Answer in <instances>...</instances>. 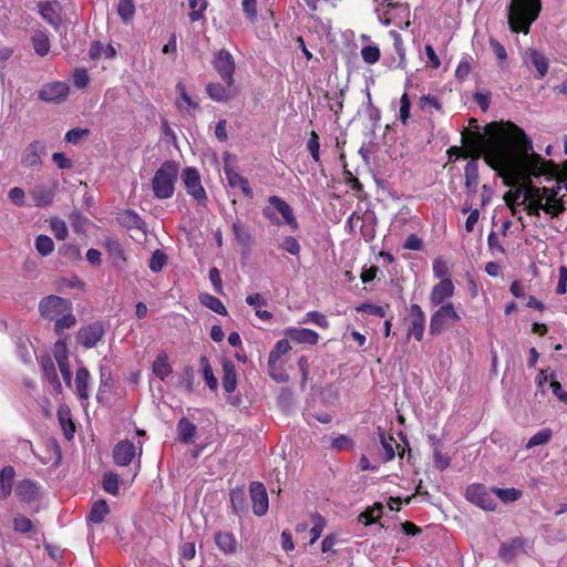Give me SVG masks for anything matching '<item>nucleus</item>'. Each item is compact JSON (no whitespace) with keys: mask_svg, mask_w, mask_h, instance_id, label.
<instances>
[{"mask_svg":"<svg viewBox=\"0 0 567 567\" xmlns=\"http://www.w3.org/2000/svg\"><path fill=\"white\" fill-rule=\"evenodd\" d=\"M485 133L487 137L475 133L465 143L466 156L473 157L464 169L467 192L474 194L477 189L481 156L504 179L519 178L524 174L553 175V163L533 151L532 140L515 123L493 122L486 125Z\"/></svg>","mask_w":567,"mask_h":567,"instance_id":"1","label":"nucleus"},{"mask_svg":"<svg viewBox=\"0 0 567 567\" xmlns=\"http://www.w3.org/2000/svg\"><path fill=\"white\" fill-rule=\"evenodd\" d=\"M540 0H512L508 7V27L514 33L527 34L532 23L538 18Z\"/></svg>","mask_w":567,"mask_h":567,"instance_id":"2","label":"nucleus"},{"mask_svg":"<svg viewBox=\"0 0 567 567\" xmlns=\"http://www.w3.org/2000/svg\"><path fill=\"white\" fill-rule=\"evenodd\" d=\"M179 166L174 161L164 162L154 174L152 189L157 199H167L174 195Z\"/></svg>","mask_w":567,"mask_h":567,"instance_id":"3","label":"nucleus"},{"mask_svg":"<svg viewBox=\"0 0 567 567\" xmlns=\"http://www.w3.org/2000/svg\"><path fill=\"white\" fill-rule=\"evenodd\" d=\"M269 206L262 208V215L272 225L280 226L286 224L291 230L299 229V223L293 214L291 206L279 196H270L268 198Z\"/></svg>","mask_w":567,"mask_h":567,"instance_id":"4","label":"nucleus"},{"mask_svg":"<svg viewBox=\"0 0 567 567\" xmlns=\"http://www.w3.org/2000/svg\"><path fill=\"white\" fill-rule=\"evenodd\" d=\"M460 315L456 312L454 305L447 301L435 310L430 319V333L432 336L441 334L449 324L458 322Z\"/></svg>","mask_w":567,"mask_h":567,"instance_id":"5","label":"nucleus"},{"mask_svg":"<svg viewBox=\"0 0 567 567\" xmlns=\"http://www.w3.org/2000/svg\"><path fill=\"white\" fill-rule=\"evenodd\" d=\"M212 63L225 84L233 86L235 83L234 74L236 64L231 53L226 49H220L215 52Z\"/></svg>","mask_w":567,"mask_h":567,"instance_id":"6","label":"nucleus"},{"mask_svg":"<svg viewBox=\"0 0 567 567\" xmlns=\"http://www.w3.org/2000/svg\"><path fill=\"white\" fill-rule=\"evenodd\" d=\"M550 162L553 163V175H549V174L543 175L547 179L554 178L558 173V168H557L556 164L553 161H550ZM540 176L542 175H539L538 177H540ZM530 177H536V176L533 174H524L519 178H505V182L507 185H511L512 183H519L520 181L524 182V184H523L524 197L522 199V204H526V202H529V200H536V202L542 200L543 202L544 187H536V186L532 185Z\"/></svg>","mask_w":567,"mask_h":567,"instance_id":"7","label":"nucleus"},{"mask_svg":"<svg viewBox=\"0 0 567 567\" xmlns=\"http://www.w3.org/2000/svg\"><path fill=\"white\" fill-rule=\"evenodd\" d=\"M493 495V488L488 489L485 485L477 483L470 485L465 492L466 499L484 511H495L496 502Z\"/></svg>","mask_w":567,"mask_h":567,"instance_id":"8","label":"nucleus"},{"mask_svg":"<svg viewBox=\"0 0 567 567\" xmlns=\"http://www.w3.org/2000/svg\"><path fill=\"white\" fill-rule=\"evenodd\" d=\"M404 320L408 323V339L414 338L416 341H422L426 323V316L422 308L416 303H412L408 309V316Z\"/></svg>","mask_w":567,"mask_h":567,"instance_id":"9","label":"nucleus"},{"mask_svg":"<svg viewBox=\"0 0 567 567\" xmlns=\"http://www.w3.org/2000/svg\"><path fill=\"white\" fill-rule=\"evenodd\" d=\"M70 305V301L66 299L51 295L41 299L39 303V311L43 318L53 320L65 311H69Z\"/></svg>","mask_w":567,"mask_h":567,"instance_id":"10","label":"nucleus"},{"mask_svg":"<svg viewBox=\"0 0 567 567\" xmlns=\"http://www.w3.org/2000/svg\"><path fill=\"white\" fill-rule=\"evenodd\" d=\"M182 179L184 182L187 194L190 195L198 203L207 199L206 192L200 183L199 173L194 167H186L183 169Z\"/></svg>","mask_w":567,"mask_h":567,"instance_id":"11","label":"nucleus"},{"mask_svg":"<svg viewBox=\"0 0 567 567\" xmlns=\"http://www.w3.org/2000/svg\"><path fill=\"white\" fill-rule=\"evenodd\" d=\"M105 334V328L102 322H92L82 327L76 334L78 342L85 349H91L97 344Z\"/></svg>","mask_w":567,"mask_h":567,"instance_id":"12","label":"nucleus"},{"mask_svg":"<svg viewBox=\"0 0 567 567\" xmlns=\"http://www.w3.org/2000/svg\"><path fill=\"white\" fill-rule=\"evenodd\" d=\"M249 493L252 502V512L257 516H262L268 511V494L266 487L260 482H252L249 486Z\"/></svg>","mask_w":567,"mask_h":567,"instance_id":"13","label":"nucleus"},{"mask_svg":"<svg viewBox=\"0 0 567 567\" xmlns=\"http://www.w3.org/2000/svg\"><path fill=\"white\" fill-rule=\"evenodd\" d=\"M454 284L451 279L440 280L433 286L430 293V303L432 307H439L447 302L446 300L454 295Z\"/></svg>","mask_w":567,"mask_h":567,"instance_id":"14","label":"nucleus"},{"mask_svg":"<svg viewBox=\"0 0 567 567\" xmlns=\"http://www.w3.org/2000/svg\"><path fill=\"white\" fill-rule=\"evenodd\" d=\"M69 85L65 82H52L43 85L39 91V99L44 102H60L66 97Z\"/></svg>","mask_w":567,"mask_h":567,"instance_id":"15","label":"nucleus"},{"mask_svg":"<svg viewBox=\"0 0 567 567\" xmlns=\"http://www.w3.org/2000/svg\"><path fill=\"white\" fill-rule=\"evenodd\" d=\"M55 190L56 186L54 184H37L30 190V196L37 207L44 208L53 203Z\"/></svg>","mask_w":567,"mask_h":567,"instance_id":"16","label":"nucleus"},{"mask_svg":"<svg viewBox=\"0 0 567 567\" xmlns=\"http://www.w3.org/2000/svg\"><path fill=\"white\" fill-rule=\"evenodd\" d=\"M136 455V447L128 440L120 441L113 449V460L118 466H127Z\"/></svg>","mask_w":567,"mask_h":567,"instance_id":"17","label":"nucleus"},{"mask_svg":"<svg viewBox=\"0 0 567 567\" xmlns=\"http://www.w3.org/2000/svg\"><path fill=\"white\" fill-rule=\"evenodd\" d=\"M284 334L290 341L296 343H305L315 346L319 341V334L307 328H287L284 330Z\"/></svg>","mask_w":567,"mask_h":567,"instance_id":"18","label":"nucleus"},{"mask_svg":"<svg viewBox=\"0 0 567 567\" xmlns=\"http://www.w3.org/2000/svg\"><path fill=\"white\" fill-rule=\"evenodd\" d=\"M559 186L557 188L544 187L543 202L546 204V214L557 217L565 210L563 202L557 199Z\"/></svg>","mask_w":567,"mask_h":567,"instance_id":"19","label":"nucleus"},{"mask_svg":"<svg viewBox=\"0 0 567 567\" xmlns=\"http://www.w3.org/2000/svg\"><path fill=\"white\" fill-rule=\"evenodd\" d=\"M45 154V146L39 141L31 143L23 152L22 164L28 167L41 165V156Z\"/></svg>","mask_w":567,"mask_h":567,"instance_id":"20","label":"nucleus"},{"mask_svg":"<svg viewBox=\"0 0 567 567\" xmlns=\"http://www.w3.org/2000/svg\"><path fill=\"white\" fill-rule=\"evenodd\" d=\"M380 443L382 445L384 455L383 461L390 462L395 457L396 451L399 457L403 458L405 449L400 450V445L396 443L395 439L391 435H385L383 431H379Z\"/></svg>","mask_w":567,"mask_h":567,"instance_id":"21","label":"nucleus"},{"mask_svg":"<svg viewBox=\"0 0 567 567\" xmlns=\"http://www.w3.org/2000/svg\"><path fill=\"white\" fill-rule=\"evenodd\" d=\"M217 548L225 555L236 554L238 550V542L230 532H217L214 536Z\"/></svg>","mask_w":567,"mask_h":567,"instance_id":"22","label":"nucleus"},{"mask_svg":"<svg viewBox=\"0 0 567 567\" xmlns=\"http://www.w3.org/2000/svg\"><path fill=\"white\" fill-rule=\"evenodd\" d=\"M525 539L520 537L512 538L501 545L498 555L505 561L513 560L520 551L524 550Z\"/></svg>","mask_w":567,"mask_h":567,"instance_id":"23","label":"nucleus"},{"mask_svg":"<svg viewBox=\"0 0 567 567\" xmlns=\"http://www.w3.org/2000/svg\"><path fill=\"white\" fill-rule=\"evenodd\" d=\"M225 175L229 186L238 187L248 198L254 196L252 188L250 187L246 177L241 176L238 172L227 166H225Z\"/></svg>","mask_w":567,"mask_h":567,"instance_id":"24","label":"nucleus"},{"mask_svg":"<svg viewBox=\"0 0 567 567\" xmlns=\"http://www.w3.org/2000/svg\"><path fill=\"white\" fill-rule=\"evenodd\" d=\"M525 61L529 62L537 70V78L543 79L548 72V59L535 49H528L525 53Z\"/></svg>","mask_w":567,"mask_h":567,"instance_id":"25","label":"nucleus"},{"mask_svg":"<svg viewBox=\"0 0 567 567\" xmlns=\"http://www.w3.org/2000/svg\"><path fill=\"white\" fill-rule=\"evenodd\" d=\"M39 487L34 481L22 480L16 486V494L20 501L31 503L38 496Z\"/></svg>","mask_w":567,"mask_h":567,"instance_id":"26","label":"nucleus"},{"mask_svg":"<svg viewBox=\"0 0 567 567\" xmlns=\"http://www.w3.org/2000/svg\"><path fill=\"white\" fill-rule=\"evenodd\" d=\"M177 437L184 444L195 441L197 427L187 417H182L176 426Z\"/></svg>","mask_w":567,"mask_h":567,"instance_id":"27","label":"nucleus"},{"mask_svg":"<svg viewBox=\"0 0 567 567\" xmlns=\"http://www.w3.org/2000/svg\"><path fill=\"white\" fill-rule=\"evenodd\" d=\"M223 373L221 384L224 390L227 393L234 392L237 386V373L235 364L230 360H225L223 362Z\"/></svg>","mask_w":567,"mask_h":567,"instance_id":"28","label":"nucleus"},{"mask_svg":"<svg viewBox=\"0 0 567 567\" xmlns=\"http://www.w3.org/2000/svg\"><path fill=\"white\" fill-rule=\"evenodd\" d=\"M91 380V374L89 370L84 367H81L76 371L75 375V388L76 393L81 400L89 399V384Z\"/></svg>","mask_w":567,"mask_h":567,"instance_id":"29","label":"nucleus"},{"mask_svg":"<svg viewBox=\"0 0 567 567\" xmlns=\"http://www.w3.org/2000/svg\"><path fill=\"white\" fill-rule=\"evenodd\" d=\"M14 475L12 466H4L0 471V499H7L10 496Z\"/></svg>","mask_w":567,"mask_h":567,"instance_id":"30","label":"nucleus"},{"mask_svg":"<svg viewBox=\"0 0 567 567\" xmlns=\"http://www.w3.org/2000/svg\"><path fill=\"white\" fill-rule=\"evenodd\" d=\"M58 2L43 1L39 3L40 14L49 24L56 27L61 19L58 12Z\"/></svg>","mask_w":567,"mask_h":567,"instance_id":"31","label":"nucleus"},{"mask_svg":"<svg viewBox=\"0 0 567 567\" xmlns=\"http://www.w3.org/2000/svg\"><path fill=\"white\" fill-rule=\"evenodd\" d=\"M230 87L231 86H228L227 84L208 83L206 85V92L212 100L216 102H226L233 97Z\"/></svg>","mask_w":567,"mask_h":567,"instance_id":"32","label":"nucleus"},{"mask_svg":"<svg viewBox=\"0 0 567 567\" xmlns=\"http://www.w3.org/2000/svg\"><path fill=\"white\" fill-rule=\"evenodd\" d=\"M31 42L39 56H45L50 52V39L43 30H37L31 37Z\"/></svg>","mask_w":567,"mask_h":567,"instance_id":"33","label":"nucleus"},{"mask_svg":"<svg viewBox=\"0 0 567 567\" xmlns=\"http://www.w3.org/2000/svg\"><path fill=\"white\" fill-rule=\"evenodd\" d=\"M58 419L63 430L66 440H72L75 432V426L71 419V412L66 406H60L58 410Z\"/></svg>","mask_w":567,"mask_h":567,"instance_id":"34","label":"nucleus"},{"mask_svg":"<svg viewBox=\"0 0 567 567\" xmlns=\"http://www.w3.org/2000/svg\"><path fill=\"white\" fill-rule=\"evenodd\" d=\"M118 223L128 229H142L144 221L140 215L133 210H123L117 214Z\"/></svg>","mask_w":567,"mask_h":567,"instance_id":"35","label":"nucleus"},{"mask_svg":"<svg viewBox=\"0 0 567 567\" xmlns=\"http://www.w3.org/2000/svg\"><path fill=\"white\" fill-rule=\"evenodd\" d=\"M153 373L161 380H165L172 373L168 355L165 352L157 354L153 362Z\"/></svg>","mask_w":567,"mask_h":567,"instance_id":"36","label":"nucleus"},{"mask_svg":"<svg viewBox=\"0 0 567 567\" xmlns=\"http://www.w3.org/2000/svg\"><path fill=\"white\" fill-rule=\"evenodd\" d=\"M109 512L107 503L104 499H99L92 505L87 519L94 524H101Z\"/></svg>","mask_w":567,"mask_h":567,"instance_id":"37","label":"nucleus"},{"mask_svg":"<svg viewBox=\"0 0 567 567\" xmlns=\"http://www.w3.org/2000/svg\"><path fill=\"white\" fill-rule=\"evenodd\" d=\"M41 365L45 380L50 382L56 391H61L62 385L59 381L53 361L50 358L42 359Z\"/></svg>","mask_w":567,"mask_h":567,"instance_id":"38","label":"nucleus"},{"mask_svg":"<svg viewBox=\"0 0 567 567\" xmlns=\"http://www.w3.org/2000/svg\"><path fill=\"white\" fill-rule=\"evenodd\" d=\"M176 91L178 93V97H177V101H176V105L177 107L183 111V110H187V111H190V110H196L198 109V105L197 103H195L192 97L187 94L186 92V87L185 85L182 83V82H178L176 84Z\"/></svg>","mask_w":567,"mask_h":567,"instance_id":"39","label":"nucleus"},{"mask_svg":"<svg viewBox=\"0 0 567 567\" xmlns=\"http://www.w3.org/2000/svg\"><path fill=\"white\" fill-rule=\"evenodd\" d=\"M199 301L203 306H205L206 308L210 309L212 311L218 313V315H221V316H226L227 315V310H226V307L224 306V303L215 296H212L207 292H203L199 295Z\"/></svg>","mask_w":567,"mask_h":567,"instance_id":"40","label":"nucleus"},{"mask_svg":"<svg viewBox=\"0 0 567 567\" xmlns=\"http://www.w3.org/2000/svg\"><path fill=\"white\" fill-rule=\"evenodd\" d=\"M199 363H200L202 371H203V378H204L207 386L212 391H216L218 388V381H217L216 377L214 375V371L209 363V360L207 359V357L202 355L199 359Z\"/></svg>","mask_w":567,"mask_h":567,"instance_id":"41","label":"nucleus"},{"mask_svg":"<svg viewBox=\"0 0 567 567\" xmlns=\"http://www.w3.org/2000/svg\"><path fill=\"white\" fill-rule=\"evenodd\" d=\"M230 505L233 508V512L240 516L247 511V503L245 493L243 489H233L230 492Z\"/></svg>","mask_w":567,"mask_h":567,"instance_id":"42","label":"nucleus"},{"mask_svg":"<svg viewBox=\"0 0 567 567\" xmlns=\"http://www.w3.org/2000/svg\"><path fill=\"white\" fill-rule=\"evenodd\" d=\"M524 197V187L520 184L514 192H508L505 194L504 199L506 205L511 208L512 214L516 215L518 212V206L523 205L522 199Z\"/></svg>","mask_w":567,"mask_h":567,"instance_id":"43","label":"nucleus"},{"mask_svg":"<svg viewBox=\"0 0 567 567\" xmlns=\"http://www.w3.org/2000/svg\"><path fill=\"white\" fill-rule=\"evenodd\" d=\"M233 233L236 240L243 246H249L251 243V235L249 228L241 221L237 220L233 224Z\"/></svg>","mask_w":567,"mask_h":567,"instance_id":"44","label":"nucleus"},{"mask_svg":"<svg viewBox=\"0 0 567 567\" xmlns=\"http://www.w3.org/2000/svg\"><path fill=\"white\" fill-rule=\"evenodd\" d=\"M494 495H496L503 503H513L518 501L523 493L520 489H517L515 487L509 488H499L494 487L493 488Z\"/></svg>","mask_w":567,"mask_h":567,"instance_id":"45","label":"nucleus"},{"mask_svg":"<svg viewBox=\"0 0 567 567\" xmlns=\"http://www.w3.org/2000/svg\"><path fill=\"white\" fill-rule=\"evenodd\" d=\"M553 437V431L548 427H544L535 433L526 443V449L530 450L538 445L547 444Z\"/></svg>","mask_w":567,"mask_h":567,"instance_id":"46","label":"nucleus"},{"mask_svg":"<svg viewBox=\"0 0 567 567\" xmlns=\"http://www.w3.org/2000/svg\"><path fill=\"white\" fill-rule=\"evenodd\" d=\"M382 505L380 503H375L372 507H369L367 511L362 512L358 520L365 525H370L374 523L382 515Z\"/></svg>","mask_w":567,"mask_h":567,"instance_id":"47","label":"nucleus"},{"mask_svg":"<svg viewBox=\"0 0 567 567\" xmlns=\"http://www.w3.org/2000/svg\"><path fill=\"white\" fill-rule=\"evenodd\" d=\"M289 341L288 338L278 340L269 353V361L274 363L281 360V357L291 350Z\"/></svg>","mask_w":567,"mask_h":567,"instance_id":"48","label":"nucleus"},{"mask_svg":"<svg viewBox=\"0 0 567 567\" xmlns=\"http://www.w3.org/2000/svg\"><path fill=\"white\" fill-rule=\"evenodd\" d=\"M190 12L188 14L192 22H196L204 18V12L207 9V0H188Z\"/></svg>","mask_w":567,"mask_h":567,"instance_id":"49","label":"nucleus"},{"mask_svg":"<svg viewBox=\"0 0 567 567\" xmlns=\"http://www.w3.org/2000/svg\"><path fill=\"white\" fill-rule=\"evenodd\" d=\"M75 316L71 312L70 309L69 311H65L63 315H60L58 318H55L54 329L56 333H62L63 330L72 328L75 326Z\"/></svg>","mask_w":567,"mask_h":567,"instance_id":"50","label":"nucleus"},{"mask_svg":"<svg viewBox=\"0 0 567 567\" xmlns=\"http://www.w3.org/2000/svg\"><path fill=\"white\" fill-rule=\"evenodd\" d=\"M34 245L37 251L43 257L49 256L54 250V243L52 238L47 235L37 236Z\"/></svg>","mask_w":567,"mask_h":567,"instance_id":"51","label":"nucleus"},{"mask_svg":"<svg viewBox=\"0 0 567 567\" xmlns=\"http://www.w3.org/2000/svg\"><path fill=\"white\" fill-rule=\"evenodd\" d=\"M116 51L112 45L104 47L100 42H93L90 49V56L92 59L104 58H113L115 56Z\"/></svg>","mask_w":567,"mask_h":567,"instance_id":"52","label":"nucleus"},{"mask_svg":"<svg viewBox=\"0 0 567 567\" xmlns=\"http://www.w3.org/2000/svg\"><path fill=\"white\" fill-rule=\"evenodd\" d=\"M279 248L296 257H299L301 251V246L298 239L293 236H286L280 243Z\"/></svg>","mask_w":567,"mask_h":567,"instance_id":"53","label":"nucleus"},{"mask_svg":"<svg viewBox=\"0 0 567 567\" xmlns=\"http://www.w3.org/2000/svg\"><path fill=\"white\" fill-rule=\"evenodd\" d=\"M269 375L277 382L288 381V374L284 370V363L281 360L275 361L274 363L268 360Z\"/></svg>","mask_w":567,"mask_h":567,"instance_id":"54","label":"nucleus"},{"mask_svg":"<svg viewBox=\"0 0 567 567\" xmlns=\"http://www.w3.org/2000/svg\"><path fill=\"white\" fill-rule=\"evenodd\" d=\"M103 489L116 496L118 494V476L115 473L107 472L103 476Z\"/></svg>","mask_w":567,"mask_h":567,"instance_id":"55","label":"nucleus"},{"mask_svg":"<svg viewBox=\"0 0 567 567\" xmlns=\"http://www.w3.org/2000/svg\"><path fill=\"white\" fill-rule=\"evenodd\" d=\"M313 323L322 329L329 328V321L324 315L318 311H309L306 313L305 318L302 319L301 323Z\"/></svg>","mask_w":567,"mask_h":567,"instance_id":"56","label":"nucleus"},{"mask_svg":"<svg viewBox=\"0 0 567 567\" xmlns=\"http://www.w3.org/2000/svg\"><path fill=\"white\" fill-rule=\"evenodd\" d=\"M432 270L435 278H439L440 280L450 279V269L446 261L443 258L437 257L433 260Z\"/></svg>","mask_w":567,"mask_h":567,"instance_id":"57","label":"nucleus"},{"mask_svg":"<svg viewBox=\"0 0 567 567\" xmlns=\"http://www.w3.org/2000/svg\"><path fill=\"white\" fill-rule=\"evenodd\" d=\"M167 261L166 255L162 250H155L150 259L148 267L154 272H159Z\"/></svg>","mask_w":567,"mask_h":567,"instance_id":"58","label":"nucleus"},{"mask_svg":"<svg viewBox=\"0 0 567 567\" xmlns=\"http://www.w3.org/2000/svg\"><path fill=\"white\" fill-rule=\"evenodd\" d=\"M362 60L368 64H374L380 59V49L377 45H367L361 50Z\"/></svg>","mask_w":567,"mask_h":567,"instance_id":"59","label":"nucleus"},{"mask_svg":"<svg viewBox=\"0 0 567 567\" xmlns=\"http://www.w3.org/2000/svg\"><path fill=\"white\" fill-rule=\"evenodd\" d=\"M50 227L56 239L64 240L68 237V227L63 220L59 218H52L50 221Z\"/></svg>","mask_w":567,"mask_h":567,"instance_id":"60","label":"nucleus"},{"mask_svg":"<svg viewBox=\"0 0 567 567\" xmlns=\"http://www.w3.org/2000/svg\"><path fill=\"white\" fill-rule=\"evenodd\" d=\"M313 526L312 528L310 529V534H311V540H310V544H313L322 534L323 529H324V526H326V519L319 515V514H315L313 515Z\"/></svg>","mask_w":567,"mask_h":567,"instance_id":"61","label":"nucleus"},{"mask_svg":"<svg viewBox=\"0 0 567 567\" xmlns=\"http://www.w3.org/2000/svg\"><path fill=\"white\" fill-rule=\"evenodd\" d=\"M32 527H33V524H32L31 519L23 515H18L13 519V528L18 533H22V534L29 533V532H31Z\"/></svg>","mask_w":567,"mask_h":567,"instance_id":"62","label":"nucleus"},{"mask_svg":"<svg viewBox=\"0 0 567 567\" xmlns=\"http://www.w3.org/2000/svg\"><path fill=\"white\" fill-rule=\"evenodd\" d=\"M117 12L124 21L132 19L134 14L133 0H121L118 3Z\"/></svg>","mask_w":567,"mask_h":567,"instance_id":"63","label":"nucleus"},{"mask_svg":"<svg viewBox=\"0 0 567 567\" xmlns=\"http://www.w3.org/2000/svg\"><path fill=\"white\" fill-rule=\"evenodd\" d=\"M353 446V441L344 434H340L331 441V447L337 451H346Z\"/></svg>","mask_w":567,"mask_h":567,"instance_id":"64","label":"nucleus"}]
</instances>
